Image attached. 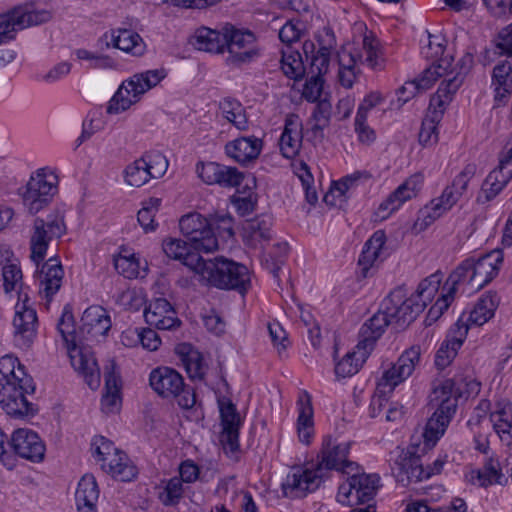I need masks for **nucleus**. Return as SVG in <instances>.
<instances>
[{"label":"nucleus","instance_id":"nucleus-1","mask_svg":"<svg viewBox=\"0 0 512 512\" xmlns=\"http://www.w3.org/2000/svg\"><path fill=\"white\" fill-rule=\"evenodd\" d=\"M440 276L432 274L422 280L415 293L408 296L405 285L398 286L382 303V309L366 320L359 331L356 349L371 352L376 341L391 325L396 331L407 328L427 304L432 301L440 286Z\"/></svg>","mask_w":512,"mask_h":512},{"label":"nucleus","instance_id":"nucleus-2","mask_svg":"<svg viewBox=\"0 0 512 512\" xmlns=\"http://www.w3.org/2000/svg\"><path fill=\"white\" fill-rule=\"evenodd\" d=\"M350 444L332 445L331 439L323 442L321 460L312 469L294 467L282 483V491L289 498H304L316 491L330 470H337L350 475L359 466L356 462L348 461Z\"/></svg>","mask_w":512,"mask_h":512},{"label":"nucleus","instance_id":"nucleus-3","mask_svg":"<svg viewBox=\"0 0 512 512\" xmlns=\"http://www.w3.org/2000/svg\"><path fill=\"white\" fill-rule=\"evenodd\" d=\"M66 231L63 218L49 216L47 220L37 217L33 224V234L30 239L31 260L36 264V279L39 281V293L47 300L59 291L64 277V270L57 257L49 258L42 264L48 249L49 242L53 238H60Z\"/></svg>","mask_w":512,"mask_h":512},{"label":"nucleus","instance_id":"nucleus-4","mask_svg":"<svg viewBox=\"0 0 512 512\" xmlns=\"http://www.w3.org/2000/svg\"><path fill=\"white\" fill-rule=\"evenodd\" d=\"M0 405L14 418L32 417L36 414L35 405L26 395L35 392L33 378L27 374L25 366L13 355L0 358Z\"/></svg>","mask_w":512,"mask_h":512},{"label":"nucleus","instance_id":"nucleus-5","mask_svg":"<svg viewBox=\"0 0 512 512\" xmlns=\"http://www.w3.org/2000/svg\"><path fill=\"white\" fill-rule=\"evenodd\" d=\"M57 330L67 348L72 367L83 376L92 390L97 389L100 386V370L93 355L82 347L83 337L76 331L71 305L64 306Z\"/></svg>","mask_w":512,"mask_h":512},{"label":"nucleus","instance_id":"nucleus-6","mask_svg":"<svg viewBox=\"0 0 512 512\" xmlns=\"http://www.w3.org/2000/svg\"><path fill=\"white\" fill-rule=\"evenodd\" d=\"M467 72L468 67L464 64L459 72H448L436 93L430 98L427 114L422 121L419 132V143L421 145L426 147L438 142V124L442 120L444 112L452 101L453 96L463 84Z\"/></svg>","mask_w":512,"mask_h":512},{"label":"nucleus","instance_id":"nucleus-7","mask_svg":"<svg viewBox=\"0 0 512 512\" xmlns=\"http://www.w3.org/2000/svg\"><path fill=\"white\" fill-rule=\"evenodd\" d=\"M454 387V380L446 379L430 394V403L436 410L428 419L423 433L424 445L427 448L436 444L456 412L458 400Z\"/></svg>","mask_w":512,"mask_h":512},{"label":"nucleus","instance_id":"nucleus-8","mask_svg":"<svg viewBox=\"0 0 512 512\" xmlns=\"http://www.w3.org/2000/svg\"><path fill=\"white\" fill-rule=\"evenodd\" d=\"M197 274L219 289L236 290L244 294L250 287L248 268L223 256L204 259Z\"/></svg>","mask_w":512,"mask_h":512},{"label":"nucleus","instance_id":"nucleus-9","mask_svg":"<svg viewBox=\"0 0 512 512\" xmlns=\"http://www.w3.org/2000/svg\"><path fill=\"white\" fill-rule=\"evenodd\" d=\"M421 357L420 346L414 345L405 350L392 367L383 373L381 380L378 382L376 392L370 403V416L376 417L381 412L387 402V394L391 393L394 388L405 381L419 364Z\"/></svg>","mask_w":512,"mask_h":512},{"label":"nucleus","instance_id":"nucleus-10","mask_svg":"<svg viewBox=\"0 0 512 512\" xmlns=\"http://www.w3.org/2000/svg\"><path fill=\"white\" fill-rule=\"evenodd\" d=\"M166 73L163 69L147 70L122 82L107 105L108 114H119L137 103L141 96L155 87Z\"/></svg>","mask_w":512,"mask_h":512},{"label":"nucleus","instance_id":"nucleus-11","mask_svg":"<svg viewBox=\"0 0 512 512\" xmlns=\"http://www.w3.org/2000/svg\"><path fill=\"white\" fill-rule=\"evenodd\" d=\"M151 388L163 398H176L180 407L192 408L196 403V395L184 382L182 375L167 366L153 369L149 375Z\"/></svg>","mask_w":512,"mask_h":512},{"label":"nucleus","instance_id":"nucleus-12","mask_svg":"<svg viewBox=\"0 0 512 512\" xmlns=\"http://www.w3.org/2000/svg\"><path fill=\"white\" fill-rule=\"evenodd\" d=\"M51 17L50 11L36 9L33 4L18 5L0 14V45L14 40L17 31L46 23Z\"/></svg>","mask_w":512,"mask_h":512},{"label":"nucleus","instance_id":"nucleus-13","mask_svg":"<svg viewBox=\"0 0 512 512\" xmlns=\"http://www.w3.org/2000/svg\"><path fill=\"white\" fill-rule=\"evenodd\" d=\"M347 476L346 481L338 488L339 503L353 506L373 501L380 480L377 474L360 473L358 469Z\"/></svg>","mask_w":512,"mask_h":512},{"label":"nucleus","instance_id":"nucleus-14","mask_svg":"<svg viewBox=\"0 0 512 512\" xmlns=\"http://www.w3.org/2000/svg\"><path fill=\"white\" fill-rule=\"evenodd\" d=\"M182 235L197 251L212 252L218 248V240L212 222L198 212L183 215L179 220Z\"/></svg>","mask_w":512,"mask_h":512},{"label":"nucleus","instance_id":"nucleus-15","mask_svg":"<svg viewBox=\"0 0 512 512\" xmlns=\"http://www.w3.org/2000/svg\"><path fill=\"white\" fill-rule=\"evenodd\" d=\"M56 183L57 176L47 175L44 169L31 176L22 194L23 203L31 214L38 213L51 202L57 192Z\"/></svg>","mask_w":512,"mask_h":512},{"label":"nucleus","instance_id":"nucleus-16","mask_svg":"<svg viewBox=\"0 0 512 512\" xmlns=\"http://www.w3.org/2000/svg\"><path fill=\"white\" fill-rule=\"evenodd\" d=\"M56 183L57 176L47 175L44 169L31 176L22 194L23 203L31 214L38 213L51 202L57 192Z\"/></svg>","mask_w":512,"mask_h":512},{"label":"nucleus","instance_id":"nucleus-17","mask_svg":"<svg viewBox=\"0 0 512 512\" xmlns=\"http://www.w3.org/2000/svg\"><path fill=\"white\" fill-rule=\"evenodd\" d=\"M395 455L391 458V471L396 481L406 487L410 483H417L423 480L424 467L417 448L410 446L407 449L397 447L392 452Z\"/></svg>","mask_w":512,"mask_h":512},{"label":"nucleus","instance_id":"nucleus-18","mask_svg":"<svg viewBox=\"0 0 512 512\" xmlns=\"http://www.w3.org/2000/svg\"><path fill=\"white\" fill-rule=\"evenodd\" d=\"M225 38L227 39L225 49L229 52L228 64L240 66L251 62L258 56V51L255 48V37L252 32L237 30L233 26H226Z\"/></svg>","mask_w":512,"mask_h":512},{"label":"nucleus","instance_id":"nucleus-19","mask_svg":"<svg viewBox=\"0 0 512 512\" xmlns=\"http://www.w3.org/2000/svg\"><path fill=\"white\" fill-rule=\"evenodd\" d=\"M6 448L33 463L42 462L46 452V446L40 436L35 431L27 428L15 430L10 441L6 442Z\"/></svg>","mask_w":512,"mask_h":512},{"label":"nucleus","instance_id":"nucleus-20","mask_svg":"<svg viewBox=\"0 0 512 512\" xmlns=\"http://www.w3.org/2000/svg\"><path fill=\"white\" fill-rule=\"evenodd\" d=\"M217 403L219 407L222 431L220 433V441L224 449L230 452L239 450V430L242 425L240 414L235 404L227 397H218Z\"/></svg>","mask_w":512,"mask_h":512},{"label":"nucleus","instance_id":"nucleus-21","mask_svg":"<svg viewBox=\"0 0 512 512\" xmlns=\"http://www.w3.org/2000/svg\"><path fill=\"white\" fill-rule=\"evenodd\" d=\"M362 48L366 55L365 58L357 50L352 52L343 49L338 54L339 68L356 69V64L360 62L366 63L372 69H381L383 67V59L380 56L379 40L372 32L364 35Z\"/></svg>","mask_w":512,"mask_h":512},{"label":"nucleus","instance_id":"nucleus-22","mask_svg":"<svg viewBox=\"0 0 512 512\" xmlns=\"http://www.w3.org/2000/svg\"><path fill=\"white\" fill-rule=\"evenodd\" d=\"M26 301L27 295L22 304L16 305L13 319L14 342L21 349L30 348L37 334V313L35 309L26 305Z\"/></svg>","mask_w":512,"mask_h":512},{"label":"nucleus","instance_id":"nucleus-23","mask_svg":"<svg viewBox=\"0 0 512 512\" xmlns=\"http://www.w3.org/2000/svg\"><path fill=\"white\" fill-rule=\"evenodd\" d=\"M273 217L268 214L258 215L244 222L242 240L252 249H263L274 237Z\"/></svg>","mask_w":512,"mask_h":512},{"label":"nucleus","instance_id":"nucleus-24","mask_svg":"<svg viewBox=\"0 0 512 512\" xmlns=\"http://www.w3.org/2000/svg\"><path fill=\"white\" fill-rule=\"evenodd\" d=\"M385 243L386 234L383 230L375 231L365 242L358 259L359 273L362 278H367L370 275L371 269L383 262L388 256Z\"/></svg>","mask_w":512,"mask_h":512},{"label":"nucleus","instance_id":"nucleus-25","mask_svg":"<svg viewBox=\"0 0 512 512\" xmlns=\"http://www.w3.org/2000/svg\"><path fill=\"white\" fill-rule=\"evenodd\" d=\"M445 60L441 59L437 65L425 69L420 78L407 81L397 90L399 107L407 103L410 99L415 97L418 93L424 92L429 89L433 83L446 72V67L443 66Z\"/></svg>","mask_w":512,"mask_h":512},{"label":"nucleus","instance_id":"nucleus-26","mask_svg":"<svg viewBox=\"0 0 512 512\" xmlns=\"http://www.w3.org/2000/svg\"><path fill=\"white\" fill-rule=\"evenodd\" d=\"M477 172V165L468 163L463 170L454 178L452 184L447 186L441 196L434 199L435 205L443 212L450 210L466 193L468 184Z\"/></svg>","mask_w":512,"mask_h":512},{"label":"nucleus","instance_id":"nucleus-27","mask_svg":"<svg viewBox=\"0 0 512 512\" xmlns=\"http://www.w3.org/2000/svg\"><path fill=\"white\" fill-rule=\"evenodd\" d=\"M263 148L262 139L251 135L238 137L225 145V154L242 166H249L259 157Z\"/></svg>","mask_w":512,"mask_h":512},{"label":"nucleus","instance_id":"nucleus-28","mask_svg":"<svg viewBox=\"0 0 512 512\" xmlns=\"http://www.w3.org/2000/svg\"><path fill=\"white\" fill-rule=\"evenodd\" d=\"M111 328L108 312L101 306L88 307L82 317L79 333L83 340H93L105 336Z\"/></svg>","mask_w":512,"mask_h":512},{"label":"nucleus","instance_id":"nucleus-29","mask_svg":"<svg viewBox=\"0 0 512 512\" xmlns=\"http://www.w3.org/2000/svg\"><path fill=\"white\" fill-rule=\"evenodd\" d=\"M162 248L169 258L180 261L195 273L199 272L204 259L201 251L194 250L188 240L168 238L163 241Z\"/></svg>","mask_w":512,"mask_h":512},{"label":"nucleus","instance_id":"nucleus-30","mask_svg":"<svg viewBox=\"0 0 512 512\" xmlns=\"http://www.w3.org/2000/svg\"><path fill=\"white\" fill-rule=\"evenodd\" d=\"M302 122L298 115L288 114L279 139L280 152L283 157L292 159L298 155L302 146Z\"/></svg>","mask_w":512,"mask_h":512},{"label":"nucleus","instance_id":"nucleus-31","mask_svg":"<svg viewBox=\"0 0 512 512\" xmlns=\"http://www.w3.org/2000/svg\"><path fill=\"white\" fill-rule=\"evenodd\" d=\"M511 179L512 169L502 168L499 163L498 167L492 170L483 181L476 198L477 203L484 205L495 199Z\"/></svg>","mask_w":512,"mask_h":512},{"label":"nucleus","instance_id":"nucleus-32","mask_svg":"<svg viewBox=\"0 0 512 512\" xmlns=\"http://www.w3.org/2000/svg\"><path fill=\"white\" fill-rule=\"evenodd\" d=\"M456 329L452 331L453 336H448L439 347L435 355V365L438 369L446 368L456 357L459 348L468 333V326L464 323L463 317L455 324Z\"/></svg>","mask_w":512,"mask_h":512},{"label":"nucleus","instance_id":"nucleus-33","mask_svg":"<svg viewBox=\"0 0 512 512\" xmlns=\"http://www.w3.org/2000/svg\"><path fill=\"white\" fill-rule=\"evenodd\" d=\"M422 184L421 175H413L392 192L380 205V212H387L382 218H386L392 212L398 210L404 202L414 197Z\"/></svg>","mask_w":512,"mask_h":512},{"label":"nucleus","instance_id":"nucleus-34","mask_svg":"<svg viewBox=\"0 0 512 512\" xmlns=\"http://www.w3.org/2000/svg\"><path fill=\"white\" fill-rule=\"evenodd\" d=\"M470 259L472 265L471 276L474 280L473 290L478 291L497 276L502 259L499 257L494 258L491 254H486L477 260Z\"/></svg>","mask_w":512,"mask_h":512},{"label":"nucleus","instance_id":"nucleus-35","mask_svg":"<svg viewBox=\"0 0 512 512\" xmlns=\"http://www.w3.org/2000/svg\"><path fill=\"white\" fill-rule=\"evenodd\" d=\"M298 419L297 430L298 436L302 443L309 444L313 434V406L311 395L303 390L299 393L297 400Z\"/></svg>","mask_w":512,"mask_h":512},{"label":"nucleus","instance_id":"nucleus-36","mask_svg":"<svg viewBox=\"0 0 512 512\" xmlns=\"http://www.w3.org/2000/svg\"><path fill=\"white\" fill-rule=\"evenodd\" d=\"M470 481L472 484L486 488L494 484H503L507 482V478L502 473L498 459L489 456L481 468L471 471Z\"/></svg>","mask_w":512,"mask_h":512},{"label":"nucleus","instance_id":"nucleus-37","mask_svg":"<svg viewBox=\"0 0 512 512\" xmlns=\"http://www.w3.org/2000/svg\"><path fill=\"white\" fill-rule=\"evenodd\" d=\"M191 43L198 50L210 53H223L225 51V44H227L225 28L223 32H219L207 27H201L196 30Z\"/></svg>","mask_w":512,"mask_h":512},{"label":"nucleus","instance_id":"nucleus-38","mask_svg":"<svg viewBox=\"0 0 512 512\" xmlns=\"http://www.w3.org/2000/svg\"><path fill=\"white\" fill-rule=\"evenodd\" d=\"M113 47L133 56H141L145 52L146 45L142 37L135 31L127 28H117L111 31Z\"/></svg>","mask_w":512,"mask_h":512},{"label":"nucleus","instance_id":"nucleus-39","mask_svg":"<svg viewBox=\"0 0 512 512\" xmlns=\"http://www.w3.org/2000/svg\"><path fill=\"white\" fill-rule=\"evenodd\" d=\"M101 469L115 480L128 482L137 475V468L129 461L124 452L114 453L112 458L101 463Z\"/></svg>","mask_w":512,"mask_h":512},{"label":"nucleus","instance_id":"nucleus-40","mask_svg":"<svg viewBox=\"0 0 512 512\" xmlns=\"http://www.w3.org/2000/svg\"><path fill=\"white\" fill-rule=\"evenodd\" d=\"M499 305V297L496 293L488 292L478 300L473 310L470 311L469 316L464 322L468 327L470 324L481 326L493 317L496 308Z\"/></svg>","mask_w":512,"mask_h":512},{"label":"nucleus","instance_id":"nucleus-41","mask_svg":"<svg viewBox=\"0 0 512 512\" xmlns=\"http://www.w3.org/2000/svg\"><path fill=\"white\" fill-rule=\"evenodd\" d=\"M179 353L181 361L186 369L190 379L203 380L206 374L207 365L204 362L202 354L191 346H182Z\"/></svg>","mask_w":512,"mask_h":512},{"label":"nucleus","instance_id":"nucleus-42","mask_svg":"<svg viewBox=\"0 0 512 512\" xmlns=\"http://www.w3.org/2000/svg\"><path fill=\"white\" fill-rule=\"evenodd\" d=\"M491 421L501 440L512 442V404L499 403L498 409L491 414Z\"/></svg>","mask_w":512,"mask_h":512},{"label":"nucleus","instance_id":"nucleus-43","mask_svg":"<svg viewBox=\"0 0 512 512\" xmlns=\"http://www.w3.org/2000/svg\"><path fill=\"white\" fill-rule=\"evenodd\" d=\"M472 265L471 259H466L449 275L446 285H450L444 298V302L453 301L454 294L457 291V286L460 284H466L473 290L474 280L471 276Z\"/></svg>","mask_w":512,"mask_h":512},{"label":"nucleus","instance_id":"nucleus-44","mask_svg":"<svg viewBox=\"0 0 512 512\" xmlns=\"http://www.w3.org/2000/svg\"><path fill=\"white\" fill-rule=\"evenodd\" d=\"M369 354L370 352L366 351V349H357L356 351L348 352L339 362L336 363V375L342 378L355 375L360 370Z\"/></svg>","mask_w":512,"mask_h":512},{"label":"nucleus","instance_id":"nucleus-45","mask_svg":"<svg viewBox=\"0 0 512 512\" xmlns=\"http://www.w3.org/2000/svg\"><path fill=\"white\" fill-rule=\"evenodd\" d=\"M219 107L225 119L232 123L239 130H246L248 128V120L242 104L230 97L224 98L220 101Z\"/></svg>","mask_w":512,"mask_h":512},{"label":"nucleus","instance_id":"nucleus-46","mask_svg":"<svg viewBox=\"0 0 512 512\" xmlns=\"http://www.w3.org/2000/svg\"><path fill=\"white\" fill-rule=\"evenodd\" d=\"M99 497V488L92 474H85L79 481L75 493L76 505H95Z\"/></svg>","mask_w":512,"mask_h":512},{"label":"nucleus","instance_id":"nucleus-47","mask_svg":"<svg viewBox=\"0 0 512 512\" xmlns=\"http://www.w3.org/2000/svg\"><path fill=\"white\" fill-rule=\"evenodd\" d=\"M303 50L305 53L306 61H310V73L312 75L322 76L328 71L330 54L320 51L314 53L315 46L311 41H306L303 44Z\"/></svg>","mask_w":512,"mask_h":512},{"label":"nucleus","instance_id":"nucleus-48","mask_svg":"<svg viewBox=\"0 0 512 512\" xmlns=\"http://www.w3.org/2000/svg\"><path fill=\"white\" fill-rule=\"evenodd\" d=\"M124 178L128 185L134 187H141L150 180L143 156L125 168Z\"/></svg>","mask_w":512,"mask_h":512},{"label":"nucleus","instance_id":"nucleus-49","mask_svg":"<svg viewBox=\"0 0 512 512\" xmlns=\"http://www.w3.org/2000/svg\"><path fill=\"white\" fill-rule=\"evenodd\" d=\"M281 69L288 78L300 79L305 73L304 61L300 53L298 51L283 52Z\"/></svg>","mask_w":512,"mask_h":512},{"label":"nucleus","instance_id":"nucleus-50","mask_svg":"<svg viewBox=\"0 0 512 512\" xmlns=\"http://www.w3.org/2000/svg\"><path fill=\"white\" fill-rule=\"evenodd\" d=\"M2 276H3V287L6 293H10L12 291H17L19 294V299L23 294L22 292V271L17 264L9 263L3 266L2 268Z\"/></svg>","mask_w":512,"mask_h":512},{"label":"nucleus","instance_id":"nucleus-51","mask_svg":"<svg viewBox=\"0 0 512 512\" xmlns=\"http://www.w3.org/2000/svg\"><path fill=\"white\" fill-rule=\"evenodd\" d=\"M332 105L327 98L318 100V103L312 113L315 124L311 127L312 132L317 135L322 133L330 123Z\"/></svg>","mask_w":512,"mask_h":512},{"label":"nucleus","instance_id":"nucleus-52","mask_svg":"<svg viewBox=\"0 0 512 512\" xmlns=\"http://www.w3.org/2000/svg\"><path fill=\"white\" fill-rule=\"evenodd\" d=\"M444 212L441 208L435 205V201H431L430 205L420 209L417 215V219L413 225V232L418 234L429 227L436 219H438Z\"/></svg>","mask_w":512,"mask_h":512},{"label":"nucleus","instance_id":"nucleus-53","mask_svg":"<svg viewBox=\"0 0 512 512\" xmlns=\"http://www.w3.org/2000/svg\"><path fill=\"white\" fill-rule=\"evenodd\" d=\"M172 305L165 298H157L149 304L144 310V318L146 323L152 327L157 321L171 313Z\"/></svg>","mask_w":512,"mask_h":512},{"label":"nucleus","instance_id":"nucleus-54","mask_svg":"<svg viewBox=\"0 0 512 512\" xmlns=\"http://www.w3.org/2000/svg\"><path fill=\"white\" fill-rule=\"evenodd\" d=\"M114 267L125 278L134 279L141 276L139 260L134 255H118L114 258Z\"/></svg>","mask_w":512,"mask_h":512},{"label":"nucleus","instance_id":"nucleus-55","mask_svg":"<svg viewBox=\"0 0 512 512\" xmlns=\"http://www.w3.org/2000/svg\"><path fill=\"white\" fill-rule=\"evenodd\" d=\"M183 496V485L178 477L167 481L164 490L159 494V499L164 506H176Z\"/></svg>","mask_w":512,"mask_h":512},{"label":"nucleus","instance_id":"nucleus-56","mask_svg":"<svg viewBox=\"0 0 512 512\" xmlns=\"http://www.w3.org/2000/svg\"><path fill=\"white\" fill-rule=\"evenodd\" d=\"M466 510V503L462 499H455L451 505L437 508H432L422 501L410 503L406 507V512H466Z\"/></svg>","mask_w":512,"mask_h":512},{"label":"nucleus","instance_id":"nucleus-57","mask_svg":"<svg viewBox=\"0 0 512 512\" xmlns=\"http://www.w3.org/2000/svg\"><path fill=\"white\" fill-rule=\"evenodd\" d=\"M147 164V171L151 178H161L168 169V160L160 152H147L143 155Z\"/></svg>","mask_w":512,"mask_h":512},{"label":"nucleus","instance_id":"nucleus-58","mask_svg":"<svg viewBox=\"0 0 512 512\" xmlns=\"http://www.w3.org/2000/svg\"><path fill=\"white\" fill-rule=\"evenodd\" d=\"M241 179L242 172H240L236 167L220 164V169L218 170L216 179L217 182H215V185H219L224 188H232L239 184Z\"/></svg>","mask_w":512,"mask_h":512},{"label":"nucleus","instance_id":"nucleus-59","mask_svg":"<svg viewBox=\"0 0 512 512\" xmlns=\"http://www.w3.org/2000/svg\"><path fill=\"white\" fill-rule=\"evenodd\" d=\"M92 448L95 451L97 461L104 463V461L108 462L114 453H120L112 441L106 439L103 436L95 437L92 442Z\"/></svg>","mask_w":512,"mask_h":512},{"label":"nucleus","instance_id":"nucleus-60","mask_svg":"<svg viewBox=\"0 0 512 512\" xmlns=\"http://www.w3.org/2000/svg\"><path fill=\"white\" fill-rule=\"evenodd\" d=\"M257 201V194L251 193L246 195L234 194L231 197V203L240 216H247L254 212L257 206Z\"/></svg>","mask_w":512,"mask_h":512},{"label":"nucleus","instance_id":"nucleus-61","mask_svg":"<svg viewBox=\"0 0 512 512\" xmlns=\"http://www.w3.org/2000/svg\"><path fill=\"white\" fill-rule=\"evenodd\" d=\"M324 80L322 76L311 75L303 87L302 96L309 102L320 100L323 91Z\"/></svg>","mask_w":512,"mask_h":512},{"label":"nucleus","instance_id":"nucleus-62","mask_svg":"<svg viewBox=\"0 0 512 512\" xmlns=\"http://www.w3.org/2000/svg\"><path fill=\"white\" fill-rule=\"evenodd\" d=\"M220 164L216 162H199L196 165L198 177L207 185H215Z\"/></svg>","mask_w":512,"mask_h":512},{"label":"nucleus","instance_id":"nucleus-63","mask_svg":"<svg viewBox=\"0 0 512 512\" xmlns=\"http://www.w3.org/2000/svg\"><path fill=\"white\" fill-rule=\"evenodd\" d=\"M495 48L499 55L512 56V23L499 32Z\"/></svg>","mask_w":512,"mask_h":512},{"label":"nucleus","instance_id":"nucleus-64","mask_svg":"<svg viewBox=\"0 0 512 512\" xmlns=\"http://www.w3.org/2000/svg\"><path fill=\"white\" fill-rule=\"evenodd\" d=\"M512 82V65L505 60L497 64L493 69L492 83L506 85Z\"/></svg>","mask_w":512,"mask_h":512}]
</instances>
